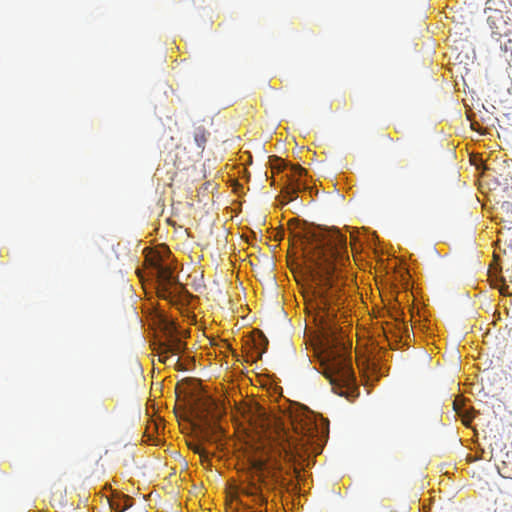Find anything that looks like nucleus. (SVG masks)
I'll return each instance as SVG.
<instances>
[{"instance_id": "nucleus-1", "label": "nucleus", "mask_w": 512, "mask_h": 512, "mask_svg": "<svg viewBox=\"0 0 512 512\" xmlns=\"http://www.w3.org/2000/svg\"><path fill=\"white\" fill-rule=\"evenodd\" d=\"M346 237L335 227L322 225V350L350 352L352 343L333 321L341 300L340 266L347 260Z\"/></svg>"}, {"instance_id": "nucleus-2", "label": "nucleus", "mask_w": 512, "mask_h": 512, "mask_svg": "<svg viewBox=\"0 0 512 512\" xmlns=\"http://www.w3.org/2000/svg\"><path fill=\"white\" fill-rule=\"evenodd\" d=\"M320 232L314 223L304 221L294 231V237L300 245L302 252L301 264L297 275V282L301 288L304 300L305 328L304 341L306 349H317L320 346L319 310V259H320Z\"/></svg>"}, {"instance_id": "nucleus-3", "label": "nucleus", "mask_w": 512, "mask_h": 512, "mask_svg": "<svg viewBox=\"0 0 512 512\" xmlns=\"http://www.w3.org/2000/svg\"><path fill=\"white\" fill-rule=\"evenodd\" d=\"M334 360L327 363L323 358V378L329 383L330 391L339 396H348L355 389V375L350 354H335ZM349 356V357H345Z\"/></svg>"}, {"instance_id": "nucleus-4", "label": "nucleus", "mask_w": 512, "mask_h": 512, "mask_svg": "<svg viewBox=\"0 0 512 512\" xmlns=\"http://www.w3.org/2000/svg\"><path fill=\"white\" fill-rule=\"evenodd\" d=\"M289 178V185L286 187V193L289 195L290 200L293 199V195H295L299 191H308L310 196L314 193L318 194L317 187L315 183L312 181V176L309 174V171L300 165L292 166L290 169V174L287 175Z\"/></svg>"}, {"instance_id": "nucleus-5", "label": "nucleus", "mask_w": 512, "mask_h": 512, "mask_svg": "<svg viewBox=\"0 0 512 512\" xmlns=\"http://www.w3.org/2000/svg\"><path fill=\"white\" fill-rule=\"evenodd\" d=\"M147 261L151 268L155 270V275L159 283L160 296L163 298L168 297V295H170L169 287L177 283L172 267L163 264L161 258L157 255L147 258Z\"/></svg>"}, {"instance_id": "nucleus-6", "label": "nucleus", "mask_w": 512, "mask_h": 512, "mask_svg": "<svg viewBox=\"0 0 512 512\" xmlns=\"http://www.w3.org/2000/svg\"><path fill=\"white\" fill-rule=\"evenodd\" d=\"M160 329L163 334L160 343L165 346V349L161 352H184V350L188 349L186 343L182 341L180 331L173 321L162 319Z\"/></svg>"}, {"instance_id": "nucleus-7", "label": "nucleus", "mask_w": 512, "mask_h": 512, "mask_svg": "<svg viewBox=\"0 0 512 512\" xmlns=\"http://www.w3.org/2000/svg\"><path fill=\"white\" fill-rule=\"evenodd\" d=\"M157 361L166 366H173L178 371H190L194 367V359L187 357L181 359L179 354H154Z\"/></svg>"}, {"instance_id": "nucleus-8", "label": "nucleus", "mask_w": 512, "mask_h": 512, "mask_svg": "<svg viewBox=\"0 0 512 512\" xmlns=\"http://www.w3.org/2000/svg\"><path fill=\"white\" fill-rule=\"evenodd\" d=\"M176 390L187 396H194L199 391V382L194 378H187L178 383Z\"/></svg>"}, {"instance_id": "nucleus-9", "label": "nucleus", "mask_w": 512, "mask_h": 512, "mask_svg": "<svg viewBox=\"0 0 512 512\" xmlns=\"http://www.w3.org/2000/svg\"><path fill=\"white\" fill-rule=\"evenodd\" d=\"M186 156L184 149L176 148L174 153H170V161L178 170H185L187 168V161L182 158Z\"/></svg>"}, {"instance_id": "nucleus-10", "label": "nucleus", "mask_w": 512, "mask_h": 512, "mask_svg": "<svg viewBox=\"0 0 512 512\" xmlns=\"http://www.w3.org/2000/svg\"><path fill=\"white\" fill-rule=\"evenodd\" d=\"M251 341L257 352H266L268 346V339L261 331L253 332Z\"/></svg>"}, {"instance_id": "nucleus-11", "label": "nucleus", "mask_w": 512, "mask_h": 512, "mask_svg": "<svg viewBox=\"0 0 512 512\" xmlns=\"http://www.w3.org/2000/svg\"><path fill=\"white\" fill-rule=\"evenodd\" d=\"M209 132L202 126L195 128L194 140L200 149H204L208 140Z\"/></svg>"}, {"instance_id": "nucleus-12", "label": "nucleus", "mask_w": 512, "mask_h": 512, "mask_svg": "<svg viewBox=\"0 0 512 512\" xmlns=\"http://www.w3.org/2000/svg\"><path fill=\"white\" fill-rule=\"evenodd\" d=\"M188 449L192 450L193 453L198 454L201 459H207L208 454L207 452L202 448V445L199 444L197 441H190L187 444Z\"/></svg>"}, {"instance_id": "nucleus-13", "label": "nucleus", "mask_w": 512, "mask_h": 512, "mask_svg": "<svg viewBox=\"0 0 512 512\" xmlns=\"http://www.w3.org/2000/svg\"><path fill=\"white\" fill-rule=\"evenodd\" d=\"M208 343L212 348L226 349L230 350V352H236V350L233 349L226 340L208 339Z\"/></svg>"}, {"instance_id": "nucleus-14", "label": "nucleus", "mask_w": 512, "mask_h": 512, "mask_svg": "<svg viewBox=\"0 0 512 512\" xmlns=\"http://www.w3.org/2000/svg\"><path fill=\"white\" fill-rule=\"evenodd\" d=\"M270 165L271 169L276 171H281L285 166L283 161L276 156L270 157Z\"/></svg>"}, {"instance_id": "nucleus-15", "label": "nucleus", "mask_w": 512, "mask_h": 512, "mask_svg": "<svg viewBox=\"0 0 512 512\" xmlns=\"http://www.w3.org/2000/svg\"><path fill=\"white\" fill-rule=\"evenodd\" d=\"M249 495L254 496L259 500L260 504L266 503V499H264L263 495H261L260 488L256 486L251 487V491H249Z\"/></svg>"}, {"instance_id": "nucleus-16", "label": "nucleus", "mask_w": 512, "mask_h": 512, "mask_svg": "<svg viewBox=\"0 0 512 512\" xmlns=\"http://www.w3.org/2000/svg\"><path fill=\"white\" fill-rule=\"evenodd\" d=\"M321 432H323V438L327 435L328 433V419L323 417L321 418Z\"/></svg>"}, {"instance_id": "nucleus-17", "label": "nucleus", "mask_w": 512, "mask_h": 512, "mask_svg": "<svg viewBox=\"0 0 512 512\" xmlns=\"http://www.w3.org/2000/svg\"><path fill=\"white\" fill-rule=\"evenodd\" d=\"M355 355H357V358H355V361H357L358 365L367 361V358H366L367 354H355Z\"/></svg>"}, {"instance_id": "nucleus-18", "label": "nucleus", "mask_w": 512, "mask_h": 512, "mask_svg": "<svg viewBox=\"0 0 512 512\" xmlns=\"http://www.w3.org/2000/svg\"><path fill=\"white\" fill-rule=\"evenodd\" d=\"M237 356H241L242 358H244L246 361L249 360V359H252L253 356H256L257 358H260L261 357V354H235Z\"/></svg>"}, {"instance_id": "nucleus-19", "label": "nucleus", "mask_w": 512, "mask_h": 512, "mask_svg": "<svg viewBox=\"0 0 512 512\" xmlns=\"http://www.w3.org/2000/svg\"><path fill=\"white\" fill-rule=\"evenodd\" d=\"M189 318L191 319V323L196 322V316L195 315H192Z\"/></svg>"}, {"instance_id": "nucleus-20", "label": "nucleus", "mask_w": 512, "mask_h": 512, "mask_svg": "<svg viewBox=\"0 0 512 512\" xmlns=\"http://www.w3.org/2000/svg\"><path fill=\"white\" fill-rule=\"evenodd\" d=\"M510 42H512V39H509Z\"/></svg>"}, {"instance_id": "nucleus-21", "label": "nucleus", "mask_w": 512, "mask_h": 512, "mask_svg": "<svg viewBox=\"0 0 512 512\" xmlns=\"http://www.w3.org/2000/svg\"><path fill=\"white\" fill-rule=\"evenodd\" d=\"M261 512V511H260Z\"/></svg>"}]
</instances>
